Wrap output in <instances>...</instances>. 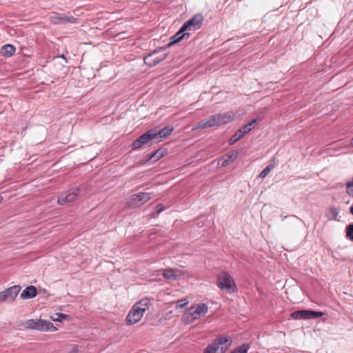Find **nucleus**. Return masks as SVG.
<instances>
[{"mask_svg":"<svg viewBox=\"0 0 353 353\" xmlns=\"http://www.w3.org/2000/svg\"><path fill=\"white\" fill-rule=\"evenodd\" d=\"M86 193L85 187L79 185L72 188L64 193H61L59 196L57 203L59 205H64L76 201L79 197L85 195Z\"/></svg>","mask_w":353,"mask_h":353,"instance_id":"nucleus-1","label":"nucleus"},{"mask_svg":"<svg viewBox=\"0 0 353 353\" xmlns=\"http://www.w3.org/2000/svg\"><path fill=\"white\" fill-rule=\"evenodd\" d=\"M217 286L221 290L228 293H234L238 290L232 276L224 271L220 272L217 276Z\"/></svg>","mask_w":353,"mask_h":353,"instance_id":"nucleus-2","label":"nucleus"},{"mask_svg":"<svg viewBox=\"0 0 353 353\" xmlns=\"http://www.w3.org/2000/svg\"><path fill=\"white\" fill-rule=\"evenodd\" d=\"M231 345V341L227 336H221L216 339L204 350L203 353H225Z\"/></svg>","mask_w":353,"mask_h":353,"instance_id":"nucleus-3","label":"nucleus"},{"mask_svg":"<svg viewBox=\"0 0 353 353\" xmlns=\"http://www.w3.org/2000/svg\"><path fill=\"white\" fill-rule=\"evenodd\" d=\"M26 327L38 331H55L57 327L52 323L43 319H29L25 323Z\"/></svg>","mask_w":353,"mask_h":353,"instance_id":"nucleus-4","label":"nucleus"},{"mask_svg":"<svg viewBox=\"0 0 353 353\" xmlns=\"http://www.w3.org/2000/svg\"><path fill=\"white\" fill-rule=\"evenodd\" d=\"M208 312V306L205 303H199L196 307H191L188 312L183 316L187 323H192L194 320L200 319Z\"/></svg>","mask_w":353,"mask_h":353,"instance_id":"nucleus-5","label":"nucleus"},{"mask_svg":"<svg viewBox=\"0 0 353 353\" xmlns=\"http://www.w3.org/2000/svg\"><path fill=\"white\" fill-rule=\"evenodd\" d=\"M235 114L233 112L229 111L223 113H219L210 117L211 125L213 127L225 125L233 121Z\"/></svg>","mask_w":353,"mask_h":353,"instance_id":"nucleus-6","label":"nucleus"},{"mask_svg":"<svg viewBox=\"0 0 353 353\" xmlns=\"http://www.w3.org/2000/svg\"><path fill=\"white\" fill-rule=\"evenodd\" d=\"M324 315L322 312L314 311L311 310H297L291 313L290 316L294 319L308 320L316 319Z\"/></svg>","mask_w":353,"mask_h":353,"instance_id":"nucleus-7","label":"nucleus"},{"mask_svg":"<svg viewBox=\"0 0 353 353\" xmlns=\"http://www.w3.org/2000/svg\"><path fill=\"white\" fill-rule=\"evenodd\" d=\"M203 21V15L201 14H196L183 23L181 28V32H185L188 30L195 31L201 27Z\"/></svg>","mask_w":353,"mask_h":353,"instance_id":"nucleus-8","label":"nucleus"},{"mask_svg":"<svg viewBox=\"0 0 353 353\" xmlns=\"http://www.w3.org/2000/svg\"><path fill=\"white\" fill-rule=\"evenodd\" d=\"M153 196L154 194L150 192H139L138 194H134L128 201V204L130 207H139L151 199Z\"/></svg>","mask_w":353,"mask_h":353,"instance_id":"nucleus-9","label":"nucleus"},{"mask_svg":"<svg viewBox=\"0 0 353 353\" xmlns=\"http://www.w3.org/2000/svg\"><path fill=\"white\" fill-rule=\"evenodd\" d=\"M154 128L148 130L146 132L141 135L138 139L134 140L132 144L131 148L132 150H137L140 149L143 145L148 144L150 141L155 140L153 134Z\"/></svg>","mask_w":353,"mask_h":353,"instance_id":"nucleus-10","label":"nucleus"},{"mask_svg":"<svg viewBox=\"0 0 353 353\" xmlns=\"http://www.w3.org/2000/svg\"><path fill=\"white\" fill-rule=\"evenodd\" d=\"M21 290L19 285L12 286L0 292V302L13 301Z\"/></svg>","mask_w":353,"mask_h":353,"instance_id":"nucleus-11","label":"nucleus"},{"mask_svg":"<svg viewBox=\"0 0 353 353\" xmlns=\"http://www.w3.org/2000/svg\"><path fill=\"white\" fill-rule=\"evenodd\" d=\"M77 19L72 16H67L54 13L50 17V21L54 25H61L66 23H76Z\"/></svg>","mask_w":353,"mask_h":353,"instance_id":"nucleus-12","label":"nucleus"},{"mask_svg":"<svg viewBox=\"0 0 353 353\" xmlns=\"http://www.w3.org/2000/svg\"><path fill=\"white\" fill-rule=\"evenodd\" d=\"M166 58L165 54H159V52L154 50L152 53L146 55L143 60L144 63L150 66H154L159 63L161 61L165 60Z\"/></svg>","mask_w":353,"mask_h":353,"instance_id":"nucleus-13","label":"nucleus"},{"mask_svg":"<svg viewBox=\"0 0 353 353\" xmlns=\"http://www.w3.org/2000/svg\"><path fill=\"white\" fill-rule=\"evenodd\" d=\"M143 314L133 306L126 316V322L128 325H134L138 323L143 316Z\"/></svg>","mask_w":353,"mask_h":353,"instance_id":"nucleus-14","label":"nucleus"},{"mask_svg":"<svg viewBox=\"0 0 353 353\" xmlns=\"http://www.w3.org/2000/svg\"><path fill=\"white\" fill-rule=\"evenodd\" d=\"M173 130L174 128L170 126L165 127L160 130L154 129L153 134H155V135H154L156 140L155 142L160 141H161L162 139L169 136L172 133Z\"/></svg>","mask_w":353,"mask_h":353,"instance_id":"nucleus-15","label":"nucleus"},{"mask_svg":"<svg viewBox=\"0 0 353 353\" xmlns=\"http://www.w3.org/2000/svg\"><path fill=\"white\" fill-rule=\"evenodd\" d=\"M37 293V288L34 285H30L26 288L21 294H20V297L22 299H32L36 296Z\"/></svg>","mask_w":353,"mask_h":353,"instance_id":"nucleus-16","label":"nucleus"},{"mask_svg":"<svg viewBox=\"0 0 353 353\" xmlns=\"http://www.w3.org/2000/svg\"><path fill=\"white\" fill-rule=\"evenodd\" d=\"M166 154L167 149L165 148H161L154 152H150L147 156L148 157V160L155 162L165 156Z\"/></svg>","mask_w":353,"mask_h":353,"instance_id":"nucleus-17","label":"nucleus"},{"mask_svg":"<svg viewBox=\"0 0 353 353\" xmlns=\"http://www.w3.org/2000/svg\"><path fill=\"white\" fill-rule=\"evenodd\" d=\"M150 300L148 298H145L135 303L134 306L143 314L144 312L150 308Z\"/></svg>","mask_w":353,"mask_h":353,"instance_id":"nucleus-18","label":"nucleus"},{"mask_svg":"<svg viewBox=\"0 0 353 353\" xmlns=\"http://www.w3.org/2000/svg\"><path fill=\"white\" fill-rule=\"evenodd\" d=\"M177 272H179V270L176 269H166L163 270V276L166 279L176 280L178 277Z\"/></svg>","mask_w":353,"mask_h":353,"instance_id":"nucleus-19","label":"nucleus"},{"mask_svg":"<svg viewBox=\"0 0 353 353\" xmlns=\"http://www.w3.org/2000/svg\"><path fill=\"white\" fill-rule=\"evenodd\" d=\"M15 52V48L11 44L4 45L1 50V53L3 56L10 57Z\"/></svg>","mask_w":353,"mask_h":353,"instance_id":"nucleus-20","label":"nucleus"},{"mask_svg":"<svg viewBox=\"0 0 353 353\" xmlns=\"http://www.w3.org/2000/svg\"><path fill=\"white\" fill-rule=\"evenodd\" d=\"M211 120L209 117L207 119H203L201 121L196 123L195 124V126L194 129H201V128H212L213 127L212 125H211Z\"/></svg>","mask_w":353,"mask_h":353,"instance_id":"nucleus-21","label":"nucleus"},{"mask_svg":"<svg viewBox=\"0 0 353 353\" xmlns=\"http://www.w3.org/2000/svg\"><path fill=\"white\" fill-rule=\"evenodd\" d=\"M190 33L185 32H181V29L174 35L172 37V43H177L181 41L185 37H189Z\"/></svg>","mask_w":353,"mask_h":353,"instance_id":"nucleus-22","label":"nucleus"},{"mask_svg":"<svg viewBox=\"0 0 353 353\" xmlns=\"http://www.w3.org/2000/svg\"><path fill=\"white\" fill-rule=\"evenodd\" d=\"M245 135L242 133L241 130H237L230 139L229 144L233 145L243 138Z\"/></svg>","mask_w":353,"mask_h":353,"instance_id":"nucleus-23","label":"nucleus"},{"mask_svg":"<svg viewBox=\"0 0 353 353\" xmlns=\"http://www.w3.org/2000/svg\"><path fill=\"white\" fill-rule=\"evenodd\" d=\"M256 122V119L252 120V121L245 124L243 127H241L239 130H241L242 133L245 135V134L250 132L252 129V125L254 123Z\"/></svg>","mask_w":353,"mask_h":353,"instance_id":"nucleus-24","label":"nucleus"},{"mask_svg":"<svg viewBox=\"0 0 353 353\" xmlns=\"http://www.w3.org/2000/svg\"><path fill=\"white\" fill-rule=\"evenodd\" d=\"M339 210L338 208L335 207H331L329 209V214L327 216L330 219H336L338 215H339Z\"/></svg>","mask_w":353,"mask_h":353,"instance_id":"nucleus-25","label":"nucleus"},{"mask_svg":"<svg viewBox=\"0 0 353 353\" xmlns=\"http://www.w3.org/2000/svg\"><path fill=\"white\" fill-rule=\"evenodd\" d=\"M273 168V165L270 163L265 169H263L259 174V177L261 179H264L270 172V170Z\"/></svg>","mask_w":353,"mask_h":353,"instance_id":"nucleus-26","label":"nucleus"},{"mask_svg":"<svg viewBox=\"0 0 353 353\" xmlns=\"http://www.w3.org/2000/svg\"><path fill=\"white\" fill-rule=\"evenodd\" d=\"M346 237L353 241V223L346 227Z\"/></svg>","mask_w":353,"mask_h":353,"instance_id":"nucleus-27","label":"nucleus"},{"mask_svg":"<svg viewBox=\"0 0 353 353\" xmlns=\"http://www.w3.org/2000/svg\"><path fill=\"white\" fill-rule=\"evenodd\" d=\"M247 351L248 347L245 345H243L234 349L231 353H246Z\"/></svg>","mask_w":353,"mask_h":353,"instance_id":"nucleus-28","label":"nucleus"},{"mask_svg":"<svg viewBox=\"0 0 353 353\" xmlns=\"http://www.w3.org/2000/svg\"><path fill=\"white\" fill-rule=\"evenodd\" d=\"M225 157L228 158V159H229L231 162H233L234 161L236 158H237V155L236 154L233 152V151H230L228 152L226 154H225Z\"/></svg>","mask_w":353,"mask_h":353,"instance_id":"nucleus-29","label":"nucleus"},{"mask_svg":"<svg viewBox=\"0 0 353 353\" xmlns=\"http://www.w3.org/2000/svg\"><path fill=\"white\" fill-rule=\"evenodd\" d=\"M188 303L186 299H181L176 302V308H182Z\"/></svg>","mask_w":353,"mask_h":353,"instance_id":"nucleus-30","label":"nucleus"},{"mask_svg":"<svg viewBox=\"0 0 353 353\" xmlns=\"http://www.w3.org/2000/svg\"><path fill=\"white\" fill-rule=\"evenodd\" d=\"M165 210V207L162 204H158L156 207H155V213L157 214H159L160 212H161L162 211H163Z\"/></svg>","mask_w":353,"mask_h":353,"instance_id":"nucleus-31","label":"nucleus"},{"mask_svg":"<svg viewBox=\"0 0 353 353\" xmlns=\"http://www.w3.org/2000/svg\"><path fill=\"white\" fill-rule=\"evenodd\" d=\"M231 163V161L229 160V159H224L221 165L222 166H227L228 164H230Z\"/></svg>","mask_w":353,"mask_h":353,"instance_id":"nucleus-32","label":"nucleus"},{"mask_svg":"<svg viewBox=\"0 0 353 353\" xmlns=\"http://www.w3.org/2000/svg\"><path fill=\"white\" fill-rule=\"evenodd\" d=\"M59 318H61V319H66L68 318V315L67 314H62V313H59V314H57Z\"/></svg>","mask_w":353,"mask_h":353,"instance_id":"nucleus-33","label":"nucleus"},{"mask_svg":"<svg viewBox=\"0 0 353 353\" xmlns=\"http://www.w3.org/2000/svg\"><path fill=\"white\" fill-rule=\"evenodd\" d=\"M51 319L53 321H60L59 318H54L53 316H52Z\"/></svg>","mask_w":353,"mask_h":353,"instance_id":"nucleus-34","label":"nucleus"},{"mask_svg":"<svg viewBox=\"0 0 353 353\" xmlns=\"http://www.w3.org/2000/svg\"><path fill=\"white\" fill-rule=\"evenodd\" d=\"M350 212L353 215V205L350 207Z\"/></svg>","mask_w":353,"mask_h":353,"instance_id":"nucleus-35","label":"nucleus"},{"mask_svg":"<svg viewBox=\"0 0 353 353\" xmlns=\"http://www.w3.org/2000/svg\"><path fill=\"white\" fill-rule=\"evenodd\" d=\"M350 144H351V145L353 147V138L351 139Z\"/></svg>","mask_w":353,"mask_h":353,"instance_id":"nucleus-36","label":"nucleus"},{"mask_svg":"<svg viewBox=\"0 0 353 353\" xmlns=\"http://www.w3.org/2000/svg\"><path fill=\"white\" fill-rule=\"evenodd\" d=\"M2 200H3V197L1 195H0V203H1Z\"/></svg>","mask_w":353,"mask_h":353,"instance_id":"nucleus-37","label":"nucleus"},{"mask_svg":"<svg viewBox=\"0 0 353 353\" xmlns=\"http://www.w3.org/2000/svg\"><path fill=\"white\" fill-rule=\"evenodd\" d=\"M70 353H76V351H74V352H71Z\"/></svg>","mask_w":353,"mask_h":353,"instance_id":"nucleus-38","label":"nucleus"}]
</instances>
